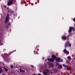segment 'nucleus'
<instances>
[{
    "label": "nucleus",
    "instance_id": "nucleus-1",
    "mask_svg": "<svg viewBox=\"0 0 75 75\" xmlns=\"http://www.w3.org/2000/svg\"><path fill=\"white\" fill-rule=\"evenodd\" d=\"M52 73L50 72L48 69H46L43 72V74L45 75H50V74H52Z\"/></svg>",
    "mask_w": 75,
    "mask_h": 75
},
{
    "label": "nucleus",
    "instance_id": "nucleus-2",
    "mask_svg": "<svg viewBox=\"0 0 75 75\" xmlns=\"http://www.w3.org/2000/svg\"><path fill=\"white\" fill-rule=\"evenodd\" d=\"M14 0H9L7 3V5L8 6H9L10 5L12 4L13 3V1Z\"/></svg>",
    "mask_w": 75,
    "mask_h": 75
},
{
    "label": "nucleus",
    "instance_id": "nucleus-3",
    "mask_svg": "<svg viewBox=\"0 0 75 75\" xmlns=\"http://www.w3.org/2000/svg\"><path fill=\"white\" fill-rule=\"evenodd\" d=\"M56 61L57 62H63V60L60 59L59 58H57L56 59Z\"/></svg>",
    "mask_w": 75,
    "mask_h": 75
},
{
    "label": "nucleus",
    "instance_id": "nucleus-4",
    "mask_svg": "<svg viewBox=\"0 0 75 75\" xmlns=\"http://www.w3.org/2000/svg\"><path fill=\"white\" fill-rule=\"evenodd\" d=\"M72 30H74V28L72 27H70L69 28V33H70Z\"/></svg>",
    "mask_w": 75,
    "mask_h": 75
},
{
    "label": "nucleus",
    "instance_id": "nucleus-5",
    "mask_svg": "<svg viewBox=\"0 0 75 75\" xmlns=\"http://www.w3.org/2000/svg\"><path fill=\"white\" fill-rule=\"evenodd\" d=\"M71 45V43L68 44V42H67L65 44V47H67V46H68V47H70Z\"/></svg>",
    "mask_w": 75,
    "mask_h": 75
},
{
    "label": "nucleus",
    "instance_id": "nucleus-6",
    "mask_svg": "<svg viewBox=\"0 0 75 75\" xmlns=\"http://www.w3.org/2000/svg\"><path fill=\"white\" fill-rule=\"evenodd\" d=\"M63 51L65 53V54H67V55L69 54V52L68 51H67V50L64 49V50Z\"/></svg>",
    "mask_w": 75,
    "mask_h": 75
},
{
    "label": "nucleus",
    "instance_id": "nucleus-7",
    "mask_svg": "<svg viewBox=\"0 0 75 75\" xmlns=\"http://www.w3.org/2000/svg\"><path fill=\"white\" fill-rule=\"evenodd\" d=\"M9 21V19H8V17L7 16L6 17L5 19V23H7L8 21Z\"/></svg>",
    "mask_w": 75,
    "mask_h": 75
},
{
    "label": "nucleus",
    "instance_id": "nucleus-8",
    "mask_svg": "<svg viewBox=\"0 0 75 75\" xmlns=\"http://www.w3.org/2000/svg\"><path fill=\"white\" fill-rule=\"evenodd\" d=\"M62 39H63V40H65L67 39V38H66V37H65V36H62Z\"/></svg>",
    "mask_w": 75,
    "mask_h": 75
},
{
    "label": "nucleus",
    "instance_id": "nucleus-9",
    "mask_svg": "<svg viewBox=\"0 0 75 75\" xmlns=\"http://www.w3.org/2000/svg\"><path fill=\"white\" fill-rule=\"evenodd\" d=\"M52 58H53L54 59H55L56 58V56H55V55H52Z\"/></svg>",
    "mask_w": 75,
    "mask_h": 75
},
{
    "label": "nucleus",
    "instance_id": "nucleus-10",
    "mask_svg": "<svg viewBox=\"0 0 75 75\" xmlns=\"http://www.w3.org/2000/svg\"><path fill=\"white\" fill-rule=\"evenodd\" d=\"M49 64L51 66H52V67L54 66V64H53V63H49Z\"/></svg>",
    "mask_w": 75,
    "mask_h": 75
},
{
    "label": "nucleus",
    "instance_id": "nucleus-11",
    "mask_svg": "<svg viewBox=\"0 0 75 75\" xmlns=\"http://www.w3.org/2000/svg\"><path fill=\"white\" fill-rule=\"evenodd\" d=\"M49 60L50 61H54V59L51 58L50 59H49Z\"/></svg>",
    "mask_w": 75,
    "mask_h": 75
},
{
    "label": "nucleus",
    "instance_id": "nucleus-12",
    "mask_svg": "<svg viewBox=\"0 0 75 75\" xmlns=\"http://www.w3.org/2000/svg\"><path fill=\"white\" fill-rule=\"evenodd\" d=\"M20 72H24V71L21 70V69H20Z\"/></svg>",
    "mask_w": 75,
    "mask_h": 75
},
{
    "label": "nucleus",
    "instance_id": "nucleus-13",
    "mask_svg": "<svg viewBox=\"0 0 75 75\" xmlns=\"http://www.w3.org/2000/svg\"><path fill=\"white\" fill-rule=\"evenodd\" d=\"M63 66L65 68H67V67H68V65H65V64H63Z\"/></svg>",
    "mask_w": 75,
    "mask_h": 75
},
{
    "label": "nucleus",
    "instance_id": "nucleus-14",
    "mask_svg": "<svg viewBox=\"0 0 75 75\" xmlns=\"http://www.w3.org/2000/svg\"><path fill=\"white\" fill-rule=\"evenodd\" d=\"M71 57L70 56H68L67 57V59H68V60H70L71 59Z\"/></svg>",
    "mask_w": 75,
    "mask_h": 75
},
{
    "label": "nucleus",
    "instance_id": "nucleus-15",
    "mask_svg": "<svg viewBox=\"0 0 75 75\" xmlns=\"http://www.w3.org/2000/svg\"><path fill=\"white\" fill-rule=\"evenodd\" d=\"M4 70L6 72H7L8 71V69H6V68H4Z\"/></svg>",
    "mask_w": 75,
    "mask_h": 75
},
{
    "label": "nucleus",
    "instance_id": "nucleus-16",
    "mask_svg": "<svg viewBox=\"0 0 75 75\" xmlns=\"http://www.w3.org/2000/svg\"><path fill=\"white\" fill-rule=\"evenodd\" d=\"M2 72V70L1 69V67H0V74H1Z\"/></svg>",
    "mask_w": 75,
    "mask_h": 75
},
{
    "label": "nucleus",
    "instance_id": "nucleus-17",
    "mask_svg": "<svg viewBox=\"0 0 75 75\" xmlns=\"http://www.w3.org/2000/svg\"><path fill=\"white\" fill-rule=\"evenodd\" d=\"M58 68H62V66L61 65H59V66L58 67Z\"/></svg>",
    "mask_w": 75,
    "mask_h": 75
},
{
    "label": "nucleus",
    "instance_id": "nucleus-18",
    "mask_svg": "<svg viewBox=\"0 0 75 75\" xmlns=\"http://www.w3.org/2000/svg\"><path fill=\"white\" fill-rule=\"evenodd\" d=\"M71 69V67H69L67 68V70H69V69Z\"/></svg>",
    "mask_w": 75,
    "mask_h": 75
},
{
    "label": "nucleus",
    "instance_id": "nucleus-19",
    "mask_svg": "<svg viewBox=\"0 0 75 75\" xmlns=\"http://www.w3.org/2000/svg\"><path fill=\"white\" fill-rule=\"evenodd\" d=\"M11 72L13 74H14L15 73V71H14V70H12L11 71Z\"/></svg>",
    "mask_w": 75,
    "mask_h": 75
},
{
    "label": "nucleus",
    "instance_id": "nucleus-20",
    "mask_svg": "<svg viewBox=\"0 0 75 75\" xmlns=\"http://www.w3.org/2000/svg\"><path fill=\"white\" fill-rule=\"evenodd\" d=\"M54 72H57V70L56 69H54Z\"/></svg>",
    "mask_w": 75,
    "mask_h": 75
},
{
    "label": "nucleus",
    "instance_id": "nucleus-21",
    "mask_svg": "<svg viewBox=\"0 0 75 75\" xmlns=\"http://www.w3.org/2000/svg\"><path fill=\"white\" fill-rule=\"evenodd\" d=\"M11 68H14V67L13 66L11 65Z\"/></svg>",
    "mask_w": 75,
    "mask_h": 75
},
{
    "label": "nucleus",
    "instance_id": "nucleus-22",
    "mask_svg": "<svg viewBox=\"0 0 75 75\" xmlns=\"http://www.w3.org/2000/svg\"><path fill=\"white\" fill-rule=\"evenodd\" d=\"M73 21H74V22H75V18H74Z\"/></svg>",
    "mask_w": 75,
    "mask_h": 75
},
{
    "label": "nucleus",
    "instance_id": "nucleus-23",
    "mask_svg": "<svg viewBox=\"0 0 75 75\" xmlns=\"http://www.w3.org/2000/svg\"><path fill=\"white\" fill-rule=\"evenodd\" d=\"M66 63H67V64H69V62L68 61H67Z\"/></svg>",
    "mask_w": 75,
    "mask_h": 75
},
{
    "label": "nucleus",
    "instance_id": "nucleus-24",
    "mask_svg": "<svg viewBox=\"0 0 75 75\" xmlns=\"http://www.w3.org/2000/svg\"><path fill=\"white\" fill-rule=\"evenodd\" d=\"M31 67H32L33 68H34V66H33V65H31Z\"/></svg>",
    "mask_w": 75,
    "mask_h": 75
},
{
    "label": "nucleus",
    "instance_id": "nucleus-25",
    "mask_svg": "<svg viewBox=\"0 0 75 75\" xmlns=\"http://www.w3.org/2000/svg\"><path fill=\"white\" fill-rule=\"evenodd\" d=\"M8 8H9V7H8V8H7V9L8 10Z\"/></svg>",
    "mask_w": 75,
    "mask_h": 75
},
{
    "label": "nucleus",
    "instance_id": "nucleus-26",
    "mask_svg": "<svg viewBox=\"0 0 75 75\" xmlns=\"http://www.w3.org/2000/svg\"><path fill=\"white\" fill-rule=\"evenodd\" d=\"M42 59H44V58H43Z\"/></svg>",
    "mask_w": 75,
    "mask_h": 75
},
{
    "label": "nucleus",
    "instance_id": "nucleus-27",
    "mask_svg": "<svg viewBox=\"0 0 75 75\" xmlns=\"http://www.w3.org/2000/svg\"><path fill=\"white\" fill-rule=\"evenodd\" d=\"M57 65H58V64H57Z\"/></svg>",
    "mask_w": 75,
    "mask_h": 75
},
{
    "label": "nucleus",
    "instance_id": "nucleus-28",
    "mask_svg": "<svg viewBox=\"0 0 75 75\" xmlns=\"http://www.w3.org/2000/svg\"><path fill=\"white\" fill-rule=\"evenodd\" d=\"M67 75H70V74H68Z\"/></svg>",
    "mask_w": 75,
    "mask_h": 75
},
{
    "label": "nucleus",
    "instance_id": "nucleus-29",
    "mask_svg": "<svg viewBox=\"0 0 75 75\" xmlns=\"http://www.w3.org/2000/svg\"><path fill=\"white\" fill-rule=\"evenodd\" d=\"M37 54H38V53H37Z\"/></svg>",
    "mask_w": 75,
    "mask_h": 75
},
{
    "label": "nucleus",
    "instance_id": "nucleus-30",
    "mask_svg": "<svg viewBox=\"0 0 75 75\" xmlns=\"http://www.w3.org/2000/svg\"><path fill=\"white\" fill-rule=\"evenodd\" d=\"M39 75H41V74H39Z\"/></svg>",
    "mask_w": 75,
    "mask_h": 75
},
{
    "label": "nucleus",
    "instance_id": "nucleus-31",
    "mask_svg": "<svg viewBox=\"0 0 75 75\" xmlns=\"http://www.w3.org/2000/svg\"><path fill=\"white\" fill-rule=\"evenodd\" d=\"M2 75H4V74H2Z\"/></svg>",
    "mask_w": 75,
    "mask_h": 75
},
{
    "label": "nucleus",
    "instance_id": "nucleus-32",
    "mask_svg": "<svg viewBox=\"0 0 75 75\" xmlns=\"http://www.w3.org/2000/svg\"><path fill=\"white\" fill-rule=\"evenodd\" d=\"M74 26L75 27V24L74 25Z\"/></svg>",
    "mask_w": 75,
    "mask_h": 75
},
{
    "label": "nucleus",
    "instance_id": "nucleus-33",
    "mask_svg": "<svg viewBox=\"0 0 75 75\" xmlns=\"http://www.w3.org/2000/svg\"><path fill=\"white\" fill-rule=\"evenodd\" d=\"M7 27H8V26H7Z\"/></svg>",
    "mask_w": 75,
    "mask_h": 75
}]
</instances>
